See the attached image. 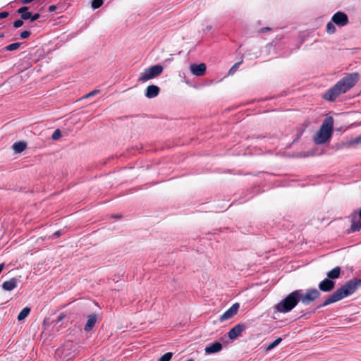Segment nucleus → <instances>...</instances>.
I'll list each match as a JSON object with an SVG mask.
<instances>
[{
  "mask_svg": "<svg viewBox=\"0 0 361 361\" xmlns=\"http://www.w3.org/2000/svg\"><path fill=\"white\" fill-rule=\"evenodd\" d=\"M321 293L316 288L307 289L305 293L300 290V301L307 305L319 298Z\"/></svg>",
  "mask_w": 361,
  "mask_h": 361,
  "instance_id": "obj_6",
  "label": "nucleus"
},
{
  "mask_svg": "<svg viewBox=\"0 0 361 361\" xmlns=\"http://www.w3.org/2000/svg\"><path fill=\"white\" fill-rule=\"evenodd\" d=\"M163 66L161 65H154L145 69L141 73L138 81L145 82L152 78H154L159 75L163 72Z\"/></svg>",
  "mask_w": 361,
  "mask_h": 361,
  "instance_id": "obj_5",
  "label": "nucleus"
},
{
  "mask_svg": "<svg viewBox=\"0 0 361 361\" xmlns=\"http://www.w3.org/2000/svg\"><path fill=\"white\" fill-rule=\"evenodd\" d=\"M334 128V118L331 116L326 117L322 122V124L313 137V140L317 145H322L329 142L332 136Z\"/></svg>",
  "mask_w": 361,
  "mask_h": 361,
  "instance_id": "obj_3",
  "label": "nucleus"
},
{
  "mask_svg": "<svg viewBox=\"0 0 361 361\" xmlns=\"http://www.w3.org/2000/svg\"><path fill=\"white\" fill-rule=\"evenodd\" d=\"M27 9H28V8H27V7H26V6L21 7V8H20L18 10V13H21V15H22V14H23L25 12H26V11H27Z\"/></svg>",
  "mask_w": 361,
  "mask_h": 361,
  "instance_id": "obj_33",
  "label": "nucleus"
},
{
  "mask_svg": "<svg viewBox=\"0 0 361 361\" xmlns=\"http://www.w3.org/2000/svg\"><path fill=\"white\" fill-rule=\"evenodd\" d=\"M361 145V135L360 136L355 137V139L350 140L348 143V145H349V146H353V145Z\"/></svg>",
  "mask_w": 361,
  "mask_h": 361,
  "instance_id": "obj_23",
  "label": "nucleus"
},
{
  "mask_svg": "<svg viewBox=\"0 0 361 361\" xmlns=\"http://www.w3.org/2000/svg\"><path fill=\"white\" fill-rule=\"evenodd\" d=\"M65 317H66V314L64 313H61L58 317L57 321L59 322L62 321Z\"/></svg>",
  "mask_w": 361,
  "mask_h": 361,
  "instance_id": "obj_36",
  "label": "nucleus"
},
{
  "mask_svg": "<svg viewBox=\"0 0 361 361\" xmlns=\"http://www.w3.org/2000/svg\"><path fill=\"white\" fill-rule=\"evenodd\" d=\"M53 235H54V237H59V236H60V235H61V232H60L59 231H56V232L53 234Z\"/></svg>",
  "mask_w": 361,
  "mask_h": 361,
  "instance_id": "obj_37",
  "label": "nucleus"
},
{
  "mask_svg": "<svg viewBox=\"0 0 361 361\" xmlns=\"http://www.w3.org/2000/svg\"><path fill=\"white\" fill-rule=\"evenodd\" d=\"M18 280L16 278H12L9 281H5L2 284V288L5 290L11 291L16 288Z\"/></svg>",
  "mask_w": 361,
  "mask_h": 361,
  "instance_id": "obj_14",
  "label": "nucleus"
},
{
  "mask_svg": "<svg viewBox=\"0 0 361 361\" xmlns=\"http://www.w3.org/2000/svg\"><path fill=\"white\" fill-rule=\"evenodd\" d=\"M300 290H296L288 294L283 300L277 303L275 309L282 313L292 310L300 301Z\"/></svg>",
  "mask_w": 361,
  "mask_h": 361,
  "instance_id": "obj_4",
  "label": "nucleus"
},
{
  "mask_svg": "<svg viewBox=\"0 0 361 361\" xmlns=\"http://www.w3.org/2000/svg\"><path fill=\"white\" fill-rule=\"evenodd\" d=\"M8 16V12H6V11L1 12L0 13V19L6 18Z\"/></svg>",
  "mask_w": 361,
  "mask_h": 361,
  "instance_id": "obj_34",
  "label": "nucleus"
},
{
  "mask_svg": "<svg viewBox=\"0 0 361 361\" xmlns=\"http://www.w3.org/2000/svg\"><path fill=\"white\" fill-rule=\"evenodd\" d=\"M191 73L196 76H202L206 73V65L203 63L200 64H191L190 66Z\"/></svg>",
  "mask_w": 361,
  "mask_h": 361,
  "instance_id": "obj_10",
  "label": "nucleus"
},
{
  "mask_svg": "<svg viewBox=\"0 0 361 361\" xmlns=\"http://www.w3.org/2000/svg\"><path fill=\"white\" fill-rule=\"evenodd\" d=\"M54 9H55V6H51L49 7V10H50V11H54Z\"/></svg>",
  "mask_w": 361,
  "mask_h": 361,
  "instance_id": "obj_38",
  "label": "nucleus"
},
{
  "mask_svg": "<svg viewBox=\"0 0 361 361\" xmlns=\"http://www.w3.org/2000/svg\"><path fill=\"white\" fill-rule=\"evenodd\" d=\"M239 309V304L235 303L233 304L228 310H227L221 317L220 321L224 322L228 320L233 317L235 314H237L238 310Z\"/></svg>",
  "mask_w": 361,
  "mask_h": 361,
  "instance_id": "obj_9",
  "label": "nucleus"
},
{
  "mask_svg": "<svg viewBox=\"0 0 361 361\" xmlns=\"http://www.w3.org/2000/svg\"><path fill=\"white\" fill-rule=\"evenodd\" d=\"M61 137V132L59 129H56L52 134L51 138L54 140H57Z\"/></svg>",
  "mask_w": 361,
  "mask_h": 361,
  "instance_id": "obj_27",
  "label": "nucleus"
},
{
  "mask_svg": "<svg viewBox=\"0 0 361 361\" xmlns=\"http://www.w3.org/2000/svg\"><path fill=\"white\" fill-rule=\"evenodd\" d=\"M336 27L334 25V23L332 22H329L326 25V32L329 34H334L336 32Z\"/></svg>",
  "mask_w": 361,
  "mask_h": 361,
  "instance_id": "obj_21",
  "label": "nucleus"
},
{
  "mask_svg": "<svg viewBox=\"0 0 361 361\" xmlns=\"http://www.w3.org/2000/svg\"><path fill=\"white\" fill-rule=\"evenodd\" d=\"M335 286V282L329 279H325L319 283V288L323 292H330Z\"/></svg>",
  "mask_w": 361,
  "mask_h": 361,
  "instance_id": "obj_11",
  "label": "nucleus"
},
{
  "mask_svg": "<svg viewBox=\"0 0 361 361\" xmlns=\"http://www.w3.org/2000/svg\"><path fill=\"white\" fill-rule=\"evenodd\" d=\"M30 312V307H25L23 308L20 312L19 313V314L18 315V321H22L25 318H26L29 313Z\"/></svg>",
  "mask_w": 361,
  "mask_h": 361,
  "instance_id": "obj_19",
  "label": "nucleus"
},
{
  "mask_svg": "<svg viewBox=\"0 0 361 361\" xmlns=\"http://www.w3.org/2000/svg\"><path fill=\"white\" fill-rule=\"evenodd\" d=\"M358 78L359 75L357 73L348 74L329 90L324 95V98L331 102L334 101L340 94L345 93L352 88L357 82Z\"/></svg>",
  "mask_w": 361,
  "mask_h": 361,
  "instance_id": "obj_1",
  "label": "nucleus"
},
{
  "mask_svg": "<svg viewBox=\"0 0 361 361\" xmlns=\"http://www.w3.org/2000/svg\"><path fill=\"white\" fill-rule=\"evenodd\" d=\"M331 20L338 27H343L349 22L348 16L341 11H338L334 14L331 18Z\"/></svg>",
  "mask_w": 361,
  "mask_h": 361,
  "instance_id": "obj_7",
  "label": "nucleus"
},
{
  "mask_svg": "<svg viewBox=\"0 0 361 361\" xmlns=\"http://www.w3.org/2000/svg\"><path fill=\"white\" fill-rule=\"evenodd\" d=\"M99 92V90H93L92 92H90V93L87 94L86 95H85L83 97V98H88V97H92V96H94L95 94H97V93Z\"/></svg>",
  "mask_w": 361,
  "mask_h": 361,
  "instance_id": "obj_31",
  "label": "nucleus"
},
{
  "mask_svg": "<svg viewBox=\"0 0 361 361\" xmlns=\"http://www.w3.org/2000/svg\"><path fill=\"white\" fill-rule=\"evenodd\" d=\"M245 329L246 326L244 324H238L228 331V336L231 340L235 339Z\"/></svg>",
  "mask_w": 361,
  "mask_h": 361,
  "instance_id": "obj_8",
  "label": "nucleus"
},
{
  "mask_svg": "<svg viewBox=\"0 0 361 361\" xmlns=\"http://www.w3.org/2000/svg\"><path fill=\"white\" fill-rule=\"evenodd\" d=\"M172 356V353H166L159 358V361H170Z\"/></svg>",
  "mask_w": 361,
  "mask_h": 361,
  "instance_id": "obj_24",
  "label": "nucleus"
},
{
  "mask_svg": "<svg viewBox=\"0 0 361 361\" xmlns=\"http://www.w3.org/2000/svg\"><path fill=\"white\" fill-rule=\"evenodd\" d=\"M31 32L28 30H25V31H23L21 33H20V37L22 39H26L28 37H30Z\"/></svg>",
  "mask_w": 361,
  "mask_h": 361,
  "instance_id": "obj_29",
  "label": "nucleus"
},
{
  "mask_svg": "<svg viewBox=\"0 0 361 361\" xmlns=\"http://www.w3.org/2000/svg\"><path fill=\"white\" fill-rule=\"evenodd\" d=\"M21 45V43L20 42H16V43H13V44H11L8 46L6 47V50L7 51H13V50H16V49H18Z\"/></svg>",
  "mask_w": 361,
  "mask_h": 361,
  "instance_id": "obj_22",
  "label": "nucleus"
},
{
  "mask_svg": "<svg viewBox=\"0 0 361 361\" xmlns=\"http://www.w3.org/2000/svg\"><path fill=\"white\" fill-rule=\"evenodd\" d=\"M27 145L24 142H15L13 146L12 149L16 153H21L23 151H24L26 149Z\"/></svg>",
  "mask_w": 361,
  "mask_h": 361,
  "instance_id": "obj_16",
  "label": "nucleus"
},
{
  "mask_svg": "<svg viewBox=\"0 0 361 361\" xmlns=\"http://www.w3.org/2000/svg\"><path fill=\"white\" fill-rule=\"evenodd\" d=\"M341 274V268L339 267H336L334 268L332 270L329 271L327 273L328 279H336L339 278Z\"/></svg>",
  "mask_w": 361,
  "mask_h": 361,
  "instance_id": "obj_17",
  "label": "nucleus"
},
{
  "mask_svg": "<svg viewBox=\"0 0 361 361\" xmlns=\"http://www.w3.org/2000/svg\"><path fill=\"white\" fill-rule=\"evenodd\" d=\"M361 286L360 279H352L329 295L320 307H325L352 295Z\"/></svg>",
  "mask_w": 361,
  "mask_h": 361,
  "instance_id": "obj_2",
  "label": "nucleus"
},
{
  "mask_svg": "<svg viewBox=\"0 0 361 361\" xmlns=\"http://www.w3.org/2000/svg\"><path fill=\"white\" fill-rule=\"evenodd\" d=\"M359 216H360V221H355V219H353L351 229L353 231H360L361 229V208L359 212Z\"/></svg>",
  "mask_w": 361,
  "mask_h": 361,
  "instance_id": "obj_18",
  "label": "nucleus"
},
{
  "mask_svg": "<svg viewBox=\"0 0 361 361\" xmlns=\"http://www.w3.org/2000/svg\"><path fill=\"white\" fill-rule=\"evenodd\" d=\"M97 322V316L94 314H92L88 316L87 323L85 326L84 330L85 331H90L94 326Z\"/></svg>",
  "mask_w": 361,
  "mask_h": 361,
  "instance_id": "obj_15",
  "label": "nucleus"
},
{
  "mask_svg": "<svg viewBox=\"0 0 361 361\" xmlns=\"http://www.w3.org/2000/svg\"><path fill=\"white\" fill-rule=\"evenodd\" d=\"M32 13L28 12L27 11L21 15V18L23 20H28L31 18Z\"/></svg>",
  "mask_w": 361,
  "mask_h": 361,
  "instance_id": "obj_28",
  "label": "nucleus"
},
{
  "mask_svg": "<svg viewBox=\"0 0 361 361\" xmlns=\"http://www.w3.org/2000/svg\"><path fill=\"white\" fill-rule=\"evenodd\" d=\"M160 89L158 86L154 85H149L145 92V97L147 98H154L159 93Z\"/></svg>",
  "mask_w": 361,
  "mask_h": 361,
  "instance_id": "obj_13",
  "label": "nucleus"
},
{
  "mask_svg": "<svg viewBox=\"0 0 361 361\" xmlns=\"http://www.w3.org/2000/svg\"><path fill=\"white\" fill-rule=\"evenodd\" d=\"M103 4V0H93L92 2V7L94 9L99 8Z\"/></svg>",
  "mask_w": 361,
  "mask_h": 361,
  "instance_id": "obj_26",
  "label": "nucleus"
},
{
  "mask_svg": "<svg viewBox=\"0 0 361 361\" xmlns=\"http://www.w3.org/2000/svg\"><path fill=\"white\" fill-rule=\"evenodd\" d=\"M282 341L281 338H278L274 341L270 343L266 348V350L269 351L277 346Z\"/></svg>",
  "mask_w": 361,
  "mask_h": 361,
  "instance_id": "obj_20",
  "label": "nucleus"
},
{
  "mask_svg": "<svg viewBox=\"0 0 361 361\" xmlns=\"http://www.w3.org/2000/svg\"><path fill=\"white\" fill-rule=\"evenodd\" d=\"M187 361H193V360L192 359H190V360H188Z\"/></svg>",
  "mask_w": 361,
  "mask_h": 361,
  "instance_id": "obj_39",
  "label": "nucleus"
},
{
  "mask_svg": "<svg viewBox=\"0 0 361 361\" xmlns=\"http://www.w3.org/2000/svg\"><path fill=\"white\" fill-rule=\"evenodd\" d=\"M40 15L39 13H35L34 15H31L30 21L33 22L36 20H37L39 18Z\"/></svg>",
  "mask_w": 361,
  "mask_h": 361,
  "instance_id": "obj_32",
  "label": "nucleus"
},
{
  "mask_svg": "<svg viewBox=\"0 0 361 361\" xmlns=\"http://www.w3.org/2000/svg\"><path fill=\"white\" fill-rule=\"evenodd\" d=\"M241 64V61L235 63L229 70L228 74L233 75L237 70L238 69L240 65Z\"/></svg>",
  "mask_w": 361,
  "mask_h": 361,
  "instance_id": "obj_25",
  "label": "nucleus"
},
{
  "mask_svg": "<svg viewBox=\"0 0 361 361\" xmlns=\"http://www.w3.org/2000/svg\"><path fill=\"white\" fill-rule=\"evenodd\" d=\"M23 25V20H17L13 23V27L16 28L20 27Z\"/></svg>",
  "mask_w": 361,
  "mask_h": 361,
  "instance_id": "obj_30",
  "label": "nucleus"
},
{
  "mask_svg": "<svg viewBox=\"0 0 361 361\" xmlns=\"http://www.w3.org/2000/svg\"><path fill=\"white\" fill-rule=\"evenodd\" d=\"M270 30H271V28L269 27H264L261 28L259 32L261 33H264Z\"/></svg>",
  "mask_w": 361,
  "mask_h": 361,
  "instance_id": "obj_35",
  "label": "nucleus"
},
{
  "mask_svg": "<svg viewBox=\"0 0 361 361\" xmlns=\"http://www.w3.org/2000/svg\"><path fill=\"white\" fill-rule=\"evenodd\" d=\"M223 348V346L219 342H214L207 345L205 348V353L207 355L216 353L220 352Z\"/></svg>",
  "mask_w": 361,
  "mask_h": 361,
  "instance_id": "obj_12",
  "label": "nucleus"
}]
</instances>
